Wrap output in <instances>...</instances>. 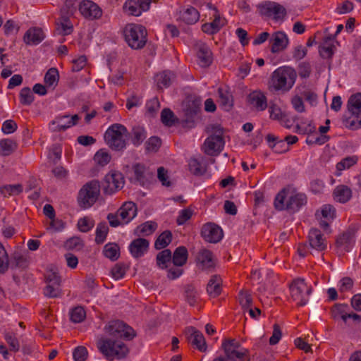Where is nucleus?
Returning a JSON list of instances; mask_svg holds the SVG:
<instances>
[{
    "mask_svg": "<svg viewBox=\"0 0 361 361\" xmlns=\"http://www.w3.org/2000/svg\"><path fill=\"white\" fill-rule=\"evenodd\" d=\"M240 343L235 338H224L222 341L221 348L224 350L225 357L231 355L238 349L240 348Z\"/></svg>",
    "mask_w": 361,
    "mask_h": 361,
    "instance_id": "a19ab883",
    "label": "nucleus"
},
{
    "mask_svg": "<svg viewBox=\"0 0 361 361\" xmlns=\"http://www.w3.org/2000/svg\"><path fill=\"white\" fill-rule=\"evenodd\" d=\"M188 257L187 248L184 246H179L175 250L171 260L176 267H182L186 264Z\"/></svg>",
    "mask_w": 361,
    "mask_h": 361,
    "instance_id": "4c0bfd02",
    "label": "nucleus"
},
{
    "mask_svg": "<svg viewBox=\"0 0 361 361\" xmlns=\"http://www.w3.org/2000/svg\"><path fill=\"white\" fill-rule=\"evenodd\" d=\"M117 214L124 224H128L137 215V206L133 202H125Z\"/></svg>",
    "mask_w": 361,
    "mask_h": 361,
    "instance_id": "cd10ccee",
    "label": "nucleus"
},
{
    "mask_svg": "<svg viewBox=\"0 0 361 361\" xmlns=\"http://www.w3.org/2000/svg\"><path fill=\"white\" fill-rule=\"evenodd\" d=\"M176 75L170 71H164L155 76V81L158 88L163 89L169 87L175 80Z\"/></svg>",
    "mask_w": 361,
    "mask_h": 361,
    "instance_id": "72a5a7b5",
    "label": "nucleus"
},
{
    "mask_svg": "<svg viewBox=\"0 0 361 361\" xmlns=\"http://www.w3.org/2000/svg\"><path fill=\"white\" fill-rule=\"evenodd\" d=\"M149 242L143 238L133 240L129 245V251L135 258L142 257L148 250Z\"/></svg>",
    "mask_w": 361,
    "mask_h": 361,
    "instance_id": "393cba45",
    "label": "nucleus"
},
{
    "mask_svg": "<svg viewBox=\"0 0 361 361\" xmlns=\"http://www.w3.org/2000/svg\"><path fill=\"white\" fill-rule=\"evenodd\" d=\"M352 190L347 185H338L333 192L334 199L340 203H346L352 197Z\"/></svg>",
    "mask_w": 361,
    "mask_h": 361,
    "instance_id": "473e14b6",
    "label": "nucleus"
},
{
    "mask_svg": "<svg viewBox=\"0 0 361 361\" xmlns=\"http://www.w3.org/2000/svg\"><path fill=\"white\" fill-rule=\"evenodd\" d=\"M290 296L296 302L298 306H304L309 301L312 293V287L307 286L305 279L297 278L289 285Z\"/></svg>",
    "mask_w": 361,
    "mask_h": 361,
    "instance_id": "6e6552de",
    "label": "nucleus"
},
{
    "mask_svg": "<svg viewBox=\"0 0 361 361\" xmlns=\"http://www.w3.org/2000/svg\"><path fill=\"white\" fill-rule=\"evenodd\" d=\"M307 242L317 252H324L328 246V240L322 231L315 228L310 230L307 235Z\"/></svg>",
    "mask_w": 361,
    "mask_h": 361,
    "instance_id": "f3484780",
    "label": "nucleus"
},
{
    "mask_svg": "<svg viewBox=\"0 0 361 361\" xmlns=\"http://www.w3.org/2000/svg\"><path fill=\"white\" fill-rule=\"evenodd\" d=\"M228 361H250V350L247 348L240 347L238 348L233 354L228 356L226 358Z\"/></svg>",
    "mask_w": 361,
    "mask_h": 361,
    "instance_id": "49530a36",
    "label": "nucleus"
},
{
    "mask_svg": "<svg viewBox=\"0 0 361 361\" xmlns=\"http://www.w3.org/2000/svg\"><path fill=\"white\" fill-rule=\"evenodd\" d=\"M357 161V158L356 157H348L343 159L341 161L338 162L336 164V169L338 171H343L347 169L350 168L353 165H355Z\"/></svg>",
    "mask_w": 361,
    "mask_h": 361,
    "instance_id": "69168bd1",
    "label": "nucleus"
},
{
    "mask_svg": "<svg viewBox=\"0 0 361 361\" xmlns=\"http://www.w3.org/2000/svg\"><path fill=\"white\" fill-rule=\"evenodd\" d=\"M350 307L347 304L336 303L331 309V315L334 320L342 319L345 323L348 319L360 322L361 317L354 312H349Z\"/></svg>",
    "mask_w": 361,
    "mask_h": 361,
    "instance_id": "dca6fc26",
    "label": "nucleus"
},
{
    "mask_svg": "<svg viewBox=\"0 0 361 361\" xmlns=\"http://www.w3.org/2000/svg\"><path fill=\"white\" fill-rule=\"evenodd\" d=\"M240 305L243 309L249 308L252 303L251 295L247 290H241L238 295Z\"/></svg>",
    "mask_w": 361,
    "mask_h": 361,
    "instance_id": "338daca9",
    "label": "nucleus"
},
{
    "mask_svg": "<svg viewBox=\"0 0 361 361\" xmlns=\"http://www.w3.org/2000/svg\"><path fill=\"white\" fill-rule=\"evenodd\" d=\"M297 79L296 71L290 66L276 69L268 82L269 89L273 92H287L293 87Z\"/></svg>",
    "mask_w": 361,
    "mask_h": 361,
    "instance_id": "f03ea898",
    "label": "nucleus"
},
{
    "mask_svg": "<svg viewBox=\"0 0 361 361\" xmlns=\"http://www.w3.org/2000/svg\"><path fill=\"white\" fill-rule=\"evenodd\" d=\"M104 255L112 261H116L120 256V248L116 243H108L104 245Z\"/></svg>",
    "mask_w": 361,
    "mask_h": 361,
    "instance_id": "a18cd8bd",
    "label": "nucleus"
},
{
    "mask_svg": "<svg viewBox=\"0 0 361 361\" xmlns=\"http://www.w3.org/2000/svg\"><path fill=\"white\" fill-rule=\"evenodd\" d=\"M184 297L190 306L197 305L200 301V293L193 284H187L184 286Z\"/></svg>",
    "mask_w": 361,
    "mask_h": 361,
    "instance_id": "e433bc0d",
    "label": "nucleus"
},
{
    "mask_svg": "<svg viewBox=\"0 0 361 361\" xmlns=\"http://www.w3.org/2000/svg\"><path fill=\"white\" fill-rule=\"evenodd\" d=\"M18 147V145L15 140L11 138H4L0 140V156L8 157L15 152Z\"/></svg>",
    "mask_w": 361,
    "mask_h": 361,
    "instance_id": "c9c22d12",
    "label": "nucleus"
},
{
    "mask_svg": "<svg viewBox=\"0 0 361 361\" xmlns=\"http://www.w3.org/2000/svg\"><path fill=\"white\" fill-rule=\"evenodd\" d=\"M335 208L330 204H325L321 210V217L319 218V226L324 231H326L330 223L335 217Z\"/></svg>",
    "mask_w": 361,
    "mask_h": 361,
    "instance_id": "7c9ffc66",
    "label": "nucleus"
},
{
    "mask_svg": "<svg viewBox=\"0 0 361 361\" xmlns=\"http://www.w3.org/2000/svg\"><path fill=\"white\" fill-rule=\"evenodd\" d=\"M135 179L140 185L144 186L149 183V180L153 177V173L149 171L144 164L137 163L133 165Z\"/></svg>",
    "mask_w": 361,
    "mask_h": 361,
    "instance_id": "a878e982",
    "label": "nucleus"
},
{
    "mask_svg": "<svg viewBox=\"0 0 361 361\" xmlns=\"http://www.w3.org/2000/svg\"><path fill=\"white\" fill-rule=\"evenodd\" d=\"M78 10L80 14L90 20L99 19L102 16V8L94 1L83 0L79 4Z\"/></svg>",
    "mask_w": 361,
    "mask_h": 361,
    "instance_id": "2eb2a0df",
    "label": "nucleus"
},
{
    "mask_svg": "<svg viewBox=\"0 0 361 361\" xmlns=\"http://www.w3.org/2000/svg\"><path fill=\"white\" fill-rule=\"evenodd\" d=\"M5 341L9 346V350L14 353H17L20 350V343L19 341L16 336L15 334L13 332H7L4 336Z\"/></svg>",
    "mask_w": 361,
    "mask_h": 361,
    "instance_id": "4d7b16f0",
    "label": "nucleus"
},
{
    "mask_svg": "<svg viewBox=\"0 0 361 361\" xmlns=\"http://www.w3.org/2000/svg\"><path fill=\"white\" fill-rule=\"evenodd\" d=\"M66 118H69V116H58L57 117H56L55 120L51 122L50 128H51L54 132L65 131L68 128L77 125L80 119V116L78 114H75L71 116V119L66 123H61V121Z\"/></svg>",
    "mask_w": 361,
    "mask_h": 361,
    "instance_id": "4be33fe9",
    "label": "nucleus"
},
{
    "mask_svg": "<svg viewBox=\"0 0 361 361\" xmlns=\"http://www.w3.org/2000/svg\"><path fill=\"white\" fill-rule=\"evenodd\" d=\"M86 317L85 309L81 306L73 308L70 312L71 320L74 323H80Z\"/></svg>",
    "mask_w": 361,
    "mask_h": 361,
    "instance_id": "6e6d98bb",
    "label": "nucleus"
},
{
    "mask_svg": "<svg viewBox=\"0 0 361 361\" xmlns=\"http://www.w3.org/2000/svg\"><path fill=\"white\" fill-rule=\"evenodd\" d=\"M9 267L8 256L3 245L0 243V274L6 273Z\"/></svg>",
    "mask_w": 361,
    "mask_h": 361,
    "instance_id": "680f3d73",
    "label": "nucleus"
},
{
    "mask_svg": "<svg viewBox=\"0 0 361 361\" xmlns=\"http://www.w3.org/2000/svg\"><path fill=\"white\" fill-rule=\"evenodd\" d=\"M47 286L44 288V295L50 298H59L62 295L61 279L59 273L53 269L47 271L44 275Z\"/></svg>",
    "mask_w": 361,
    "mask_h": 361,
    "instance_id": "9d476101",
    "label": "nucleus"
},
{
    "mask_svg": "<svg viewBox=\"0 0 361 361\" xmlns=\"http://www.w3.org/2000/svg\"><path fill=\"white\" fill-rule=\"evenodd\" d=\"M20 102L23 105H30L35 99L30 87H23L19 94Z\"/></svg>",
    "mask_w": 361,
    "mask_h": 361,
    "instance_id": "13d9d810",
    "label": "nucleus"
},
{
    "mask_svg": "<svg viewBox=\"0 0 361 361\" xmlns=\"http://www.w3.org/2000/svg\"><path fill=\"white\" fill-rule=\"evenodd\" d=\"M212 128V135L205 140L204 152L209 156H216L224 146V133L219 125H214Z\"/></svg>",
    "mask_w": 361,
    "mask_h": 361,
    "instance_id": "1a4fd4ad",
    "label": "nucleus"
},
{
    "mask_svg": "<svg viewBox=\"0 0 361 361\" xmlns=\"http://www.w3.org/2000/svg\"><path fill=\"white\" fill-rule=\"evenodd\" d=\"M262 16L272 18L275 20L283 19L286 15V8L279 3L265 1L257 6Z\"/></svg>",
    "mask_w": 361,
    "mask_h": 361,
    "instance_id": "9b49d317",
    "label": "nucleus"
},
{
    "mask_svg": "<svg viewBox=\"0 0 361 361\" xmlns=\"http://www.w3.org/2000/svg\"><path fill=\"white\" fill-rule=\"evenodd\" d=\"M73 32V25L69 17L62 14L55 21L54 33L61 36L71 35Z\"/></svg>",
    "mask_w": 361,
    "mask_h": 361,
    "instance_id": "b1692460",
    "label": "nucleus"
},
{
    "mask_svg": "<svg viewBox=\"0 0 361 361\" xmlns=\"http://www.w3.org/2000/svg\"><path fill=\"white\" fill-rule=\"evenodd\" d=\"M195 262L198 269L203 271H210L214 269L216 266V259L213 252L206 248L199 250L196 256Z\"/></svg>",
    "mask_w": 361,
    "mask_h": 361,
    "instance_id": "a211bd4d",
    "label": "nucleus"
},
{
    "mask_svg": "<svg viewBox=\"0 0 361 361\" xmlns=\"http://www.w3.org/2000/svg\"><path fill=\"white\" fill-rule=\"evenodd\" d=\"M200 18L198 11L192 7L188 6L180 11L179 19L187 25L196 23Z\"/></svg>",
    "mask_w": 361,
    "mask_h": 361,
    "instance_id": "2f4dec72",
    "label": "nucleus"
},
{
    "mask_svg": "<svg viewBox=\"0 0 361 361\" xmlns=\"http://www.w3.org/2000/svg\"><path fill=\"white\" fill-rule=\"evenodd\" d=\"M77 226L80 231L87 233L94 227V221L89 216H84L78 220Z\"/></svg>",
    "mask_w": 361,
    "mask_h": 361,
    "instance_id": "bf43d9fd",
    "label": "nucleus"
},
{
    "mask_svg": "<svg viewBox=\"0 0 361 361\" xmlns=\"http://www.w3.org/2000/svg\"><path fill=\"white\" fill-rule=\"evenodd\" d=\"M100 195V184L98 180H91L79 190L78 203L80 208L88 209L94 205Z\"/></svg>",
    "mask_w": 361,
    "mask_h": 361,
    "instance_id": "423d86ee",
    "label": "nucleus"
},
{
    "mask_svg": "<svg viewBox=\"0 0 361 361\" xmlns=\"http://www.w3.org/2000/svg\"><path fill=\"white\" fill-rule=\"evenodd\" d=\"M172 240V233L169 231H164L157 238L154 243L156 250L164 249L167 247Z\"/></svg>",
    "mask_w": 361,
    "mask_h": 361,
    "instance_id": "37998d69",
    "label": "nucleus"
},
{
    "mask_svg": "<svg viewBox=\"0 0 361 361\" xmlns=\"http://www.w3.org/2000/svg\"><path fill=\"white\" fill-rule=\"evenodd\" d=\"M157 224L154 221H146L137 226L134 234L137 236H148L152 235L157 229Z\"/></svg>",
    "mask_w": 361,
    "mask_h": 361,
    "instance_id": "58836bf2",
    "label": "nucleus"
},
{
    "mask_svg": "<svg viewBox=\"0 0 361 361\" xmlns=\"http://www.w3.org/2000/svg\"><path fill=\"white\" fill-rule=\"evenodd\" d=\"M44 38L42 29L37 27L30 28L25 34L23 40L27 44H38Z\"/></svg>",
    "mask_w": 361,
    "mask_h": 361,
    "instance_id": "f704fd0d",
    "label": "nucleus"
},
{
    "mask_svg": "<svg viewBox=\"0 0 361 361\" xmlns=\"http://www.w3.org/2000/svg\"><path fill=\"white\" fill-rule=\"evenodd\" d=\"M123 10L128 15L139 16L142 13L137 1L128 0L123 5Z\"/></svg>",
    "mask_w": 361,
    "mask_h": 361,
    "instance_id": "864d4df0",
    "label": "nucleus"
},
{
    "mask_svg": "<svg viewBox=\"0 0 361 361\" xmlns=\"http://www.w3.org/2000/svg\"><path fill=\"white\" fill-rule=\"evenodd\" d=\"M222 279L220 275H212L207 285V293L213 298H217L222 292Z\"/></svg>",
    "mask_w": 361,
    "mask_h": 361,
    "instance_id": "c756f323",
    "label": "nucleus"
},
{
    "mask_svg": "<svg viewBox=\"0 0 361 361\" xmlns=\"http://www.w3.org/2000/svg\"><path fill=\"white\" fill-rule=\"evenodd\" d=\"M96 345L99 353L109 361L124 359L129 353L123 342L104 335L97 337Z\"/></svg>",
    "mask_w": 361,
    "mask_h": 361,
    "instance_id": "f257e3e1",
    "label": "nucleus"
},
{
    "mask_svg": "<svg viewBox=\"0 0 361 361\" xmlns=\"http://www.w3.org/2000/svg\"><path fill=\"white\" fill-rule=\"evenodd\" d=\"M296 90L298 91L302 98H304L310 105L313 106L317 103V94L312 90L304 86L302 88L297 87Z\"/></svg>",
    "mask_w": 361,
    "mask_h": 361,
    "instance_id": "de8ad7c7",
    "label": "nucleus"
},
{
    "mask_svg": "<svg viewBox=\"0 0 361 361\" xmlns=\"http://www.w3.org/2000/svg\"><path fill=\"white\" fill-rule=\"evenodd\" d=\"M59 78V71L56 68H51L44 75V82L48 86L57 84Z\"/></svg>",
    "mask_w": 361,
    "mask_h": 361,
    "instance_id": "052dcab7",
    "label": "nucleus"
},
{
    "mask_svg": "<svg viewBox=\"0 0 361 361\" xmlns=\"http://www.w3.org/2000/svg\"><path fill=\"white\" fill-rule=\"evenodd\" d=\"M128 134L127 128L122 124L111 125L104 133V140L113 150L122 151L126 147L125 137Z\"/></svg>",
    "mask_w": 361,
    "mask_h": 361,
    "instance_id": "39448f33",
    "label": "nucleus"
},
{
    "mask_svg": "<svg viewBox=\"0 0 361 361\" xmlns=\"http://www.w3.org/2000/svg\"><path fill=\"white\" fill-rule=\"evenodd\" d=\"M215 13L214 14V20L211 23H205L202 25V31L208 35H214L226 24L227 20L225 18H222L218 10L214 8Z\"/></svg>",
    "mask_w": 361,
    "mask_h": 361,
    "instance_id": "412c9836",
    "label": "nucleus"
},
{
    "mask_svg": "<svg viewBox=\"0 0 361 361\" xmlns=\"http://www.w3.org/2000/svg\"><path fill=\"white\" fill-rule=\"evenodd\" d=\"M200 235L206 242L216 243L223 238L224 233L217 224L209 222L202 226Z\"/></svg>",
    "mask_w": 361,
    "mask_h": 361,
    "instance_id": "ddd939ff",
    "label": "nucleus"
},
{
    "mask_svg": "<svg viewBox=\"0 0 361 361\" xmlns=\"http://www.w3.org/2000/svg\"><path fill=\"white\" fill-rule=\"evenodd\" d=\"M109 232V227L106 222H100L96 228L95 242L97 244H102L106 238Z\"/></svg>",
    "mask_w": 361,
    "mask_h": 361,
    "instance_id": "09e8293b",
    "label": "nucleus"
},
{
    "mask_svg": "<svg viewBox=\"0 0 361 361\" xmlns=\"http://www.w3.org/2000/svg\"><path fill=\"white\" fill-rule=\"evenodd\" d=\"M124 183L123 175L119 171H111L104 178V192L109 195L113 194L122 189Z\"/></svg>",
    "mask_w": 361,
    "mask_h": 361,
    "instance_id": "f8f14e48",
    "label": "nucleus"
},
{
    "mask_svg": "<svg viewBox=\"0 0 361 361\" xmlns=\"http://www.w3.org/2000/svg\"><path fill=\"white\" fill-rule=\"evenodd\" d=\"M123 35L127 44L134 50L143 49L147 42V30L140 24L126 25L123 30Z\"/></svg>",
    "mask_w": 361,
    "mask_h": 361,
    "instance_id": "20e7f679",
    "label": "nucleus"
},
{
    "mask_svg": "<svg viewBox=\"0 0 361 361\" xmlns=\"http://www.w3.org/2000/svg\"><path fill=\"white\" fill-rule=\"evenodd\" d=\"M131 142L134 146L140 145L147 137V133L142 126H134L130 133Z\"/></svg>",
    "mask_w": 361,
    "mask_h": 361,
    "instance_id": "ea45409f",
    "label": "nucleus"
},
{
    "mask_svg": "<svg viewBox=\"0 0 361 361\" xmlns=\"http://www.w3.org/2000/svg\"><path fill=\"white\" fill-rule=\"evenodd\" d=\"M187 341L192 348L200 352H205L207 349L205 338L201 331L193 326H188L185 330Z\"/></svg>",
    "mask_w": 361,
    "mask_h": 361,
    "instance_id": "4468645a",
    "label": "nucleus"
},
{
    "mask_svg": "<svg viewBox=\"0 0 361 361\" xmlns=\"http://www.w3.org/2000/svg\"><path fill=\"white\" fill-rule=\"evenodd\" d=\"M1 193L4 196L17 195L23 192L21 184L6 185L0 188Z\"/></svg>",
    "mask_w": 361,
    "mask_h": 361,
    "instance_id": "3c124183",
    "label": "nucleus"
},
{
    "mask_svg": "<svg viewBox=\"0 0 361 361\" xmlns=\"http://www.w3.org/2000/svg\"><path fill=\"white\" fill-rule=\"evenodd\" d=\"M161 121L166 126L171 127L178 121L174 113L168 108H165L161 113Z\"/></svg>",
    "mask_w": 361,
    "mask_h": 361,
    "instance_id": "8fccbe9b",
    "label": "nucleus"
},
{
    "mask_svg": "<svg viewBox=\"0 0 361 361\" xmlns=\"http://www.w3.org/2000/svg\"><path fill=\"white\" fill-rule=\"evenodd\" d=\"M172 254L170 250L165 249L159 252L157 255L156 261L157 265L161 269H166L168 267V264L171 263Z\"/></svg>",
    "mask_w": 361,
    "mask_h": 361,
    "instance_id": "c03bdc74",
    "label": "nucleus"
},
{
    "mask_svg": "<svg viewBox=\"0 0 361 361\" xmlns=\"http://www.w3.org/2000/svg\"><path fill=\"white\" fill-rule=\"evenodd\" d=\"M190 171L195 176H202L206 172V168L196 158H191L188 162Z\"/></svg>",
    "mask_w": 361,
    "mask_h": 361,
    "instance_id": "603ef678",
    "label": "nucleus"
},
{
    "mask_svg": "<svg viewBox=\"0 0 361 361\" xmlns=\"http://www.w3.org/2000/svg\"><path fill=\"white\" fill-rule=\"evenodd\" d=\"M111 159V155L103 149L99 150L94 157V161L102 166L107 165Z\"/></svg>",
    "mask_w": 361,
    "mask_h": 361,
    "instance_id": "e2e57ef3",
    "label": "nucleus"
},
{
    "mask_svg": "<svg viewBox=\"0 0 361 361\" xmlns=\"http://www.w3.org/2000/svg\"><path fill=\"white\" fill-rule=\"evenodd\" d=\"M306 203L307 196L305 194L283 188L276 195L274 204L277 210H286L294 213Z\"/></svg>",
    "mask_w": 361,
    "mask_h": 361,
    "instance_id": "7ed1b4c3",
    "label": "nucleus"
},
{
    "mask_svg": "<svg viewBox=\"0 0 361 361\" xmlns=\"http://www.w3.org/2000/svg\"><path fill=\"white\" fill-rule=\"evenodd\" d=\"M128 266L123 262L116 263L111 269V273L112 277L116 280L123 279L128 269Z\"/></svg>",
    "mask_w": 361,
    "mask_h": 361,
    "instance_id": "5fc2aeb1",
    "label": "nucleus"
},
{
    "mask_svg": "<svg viewBox=\"0 0 361 361\" xmlns=\"http://www.w3.org/2000/svg\"><path fill=\"white\" fill-rule=\"evenodd\" d=\"M355 243V231L348 228L336 237L335 246L338 251L349 252Z\"/></svg>",
    "mask_w": 361,
    "mask_h": 361,
    "instance_id": "aec40b11",
    "label": "nucleus"
},
{
    "mask_svg": "<svg viewBox=\"0 0 361 361\" xmlns=\"http://www.w3.org/2000/svg\"><path fill=\"white\" fill-rule=\"evenodd\" d=\"M194 50L197 59L198 64L202 68H207L213 62V54L209 46L204 42L195 44Z\"/></svg>",
    "mask_w": 361,
    "mask_h": 361,
    "instance_id": "6ab92c4d",
    "label": "nucleus"
},
{
    "mask_svg": "<svg viewBox=\"0 0 361 361\" xmlns=\"http://www.w3.org/2000/svg\"><path fill=\"white\" fill-rule=\"evenodd\" d=\"M270 44L271 52L278 53L287 47L288 38L283 32L278 31L272 35Z\"/></svg>",
    "mask_w": 361,
    "mask_h": 361,
    "instance_id": "bb28decb",
    "label": "nucleus"
},
{
    "mask_svg": "<svg viewBox=\"0 0 361 361\" xmlns=\"http://www.w3.org/2000/svg\"><path fill=\"white\" fill-rule=\"evenodd\" d=\"M161 145V140L159 137L152 136L145 142V149L147 152H156Z\"/></svg>",
    "mask_w": 361,
    "mask_h": 361,
    "instance_id": "0e129e2a",
    "label": "nucleus"
},
{
    "mask_svg": "<svg viewBox=\"0 0 361 361\" xmlns=\"http://www.w3.org/2000/svg\"><path fill=\"white\" fill-rule=\"evenodd\" d=\"M193 211L190 208L180 210L176 219V224L178 225H183L191 219Z\"/></svg>",
    "mask_w": 361,
    "mask_h": 361,
    "instance_id": "774afa93",
    "label": "nucleus"
},
{
    "mask_svg": "<svg viewBox=\"0 0 361 361\" xmlns=\"http://www.w3.org/2000/svg\"><path fill=\"white\" fill-rule=\"evenodd\" d=\"M248 103L257 111H262L267 107V98L264 92L255 90L247 96Z\"/></svg>",
    "mask_w": 361,
    "mask_h": 361,
    "instance_id": "5701e85b",
    "label": "nucleus"
},
{
    "mask_svg": "<svg viewBox=\"0 0 361 361\" xmlns=\"http://www.w3.org/2000/svg\"><path fill=\"white\" fill-rule=\"evenodd\" d=\"M348 109L353 115L361 114V93H357L350 97L348 101Z\"/></svg>",
    "mask_w": 361,
    "mask_h": 361,
    "instance_id": "79ce46f5",
    "label": "nucleus"
},
{
    "mask_svg": "<svg viewBox=\"0 0 361 361\" xmlns=\"http://www.w3.org/2000/svg\"><path fill=\"white\" fill-rule=\"evenodd\" d=\"M219 102L220 106L226 111H229L233 106V97L230 88L226 86H220L218 88Z\"/></svg>",
    "mask_w": 361,
    "mask_h": 361,
    "instance_id": "c85d7f7f",
    "label": "nucleus"
},
{
    "mask_svg": "<svg viewBox=\"0 0 361 361\" xmlns=\"http://www.w3.org/2000/svg\"><path fill=\"white\" fill-rule=\"evenodd\" d=\"M104 331L112 339L118 338L131 341L136 336L134 329L121 320L109 321L104 326Z\"/></svg>",
    "mask_w": 361,
    "mask_h": 361,
    "instance_id": "0eeeda50",
    "label": "nucleus"
}]
</instances>
